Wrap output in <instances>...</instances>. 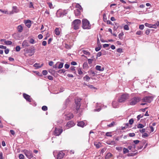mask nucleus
Returning <instances> with one entry per match:
<instances>
[{
	"instance_id": "20e7f679",
	"label": "nucleus",
	"mask_w": 159,
	"mask_h": 159,
	"mask_svg": "<svg viewBox=\"0 0 159 159\" xmlns=\"http://www.w3.org/2000/svg\"><path fill=\"white\" fill-rule=\"evenodd\" d=\"M68 12V10H62L59 9L57 10L56 13V16L57 17L63 16L66 15Z\"/></svg>"
},
{
	"instance_id": "dca6fc26",
	"label": "nucleus",
	"mask_w": 159,
	"mask_h": 159,
	"mask_svg": "<svg viewBox=\"0 0 159 159\" xmlns=\"http://www.w3.org/2000/svg\"><path fill=\"white\" fill-rule=\"evenodd\" d=\"M102 106V104L100 103H97L96 105V107L95 109V111H99L101 110V107Z\"/></svg>"
},
{
	"instance_id": "864d4df0",
	"label": "nucleus",
	"mask_w": 159,
	"mask_h": 159,
	"mask_svg": "<svg viewBox=\"0 0 159 159\" xmlns=\"http://www.w3.org/2000/svg\"><path fill=\"white\" fill-rule=\"evenodd\" d=\"M143 115L141 114L138 115L137 116V118L138 120H139L140 119L143 117Z\"/></svg>"
},
{
	"instance_id": "a878e982",
	"label": "nucleus",
	"mask_w": 159,
	"mask_h": 159,
	"mask_svg": "<svg viewBox=\"0 0 159 159\" xmlns=\"http://www.w3.org/2000/svg\"><path fill=\"white\" fill-rule=\"evenodd\" d=\"M17 29L19 32H21L23 31V27L21 25H20L17 27Z\"/></svg>"
},
{
	"instance_id": "6ab92c4d",
	"label": "nucleus",
	"mask_w": 159,
	"mask_h": 159,
	"mask_svg": "<svg viewBox=\"0 0 159 159\" xmlns=\"http://www.w3.org/2000/svg\"><path fill=\"white\" fill-rule=\"evenodd\" d=\"M61 31V29L59 28H56L55 29L54 32L57 36H59L60 34Z\"/></svg>"
},
{
	"instance_id": "c9c22d12",
	"label": "nucleus",
	"mask_w": 159,
	"mask_h": 159,
	"mask_svg": "<svg viewBox=\"0 0 159 159\" xmlns=\"http://www.w3.org/2000/svg\"><path fill=\"white\" fill-rule=\"evenodd\" d=\"M124 29L125 30H129V26L127 25H125L123 27Z\"/></svg>"
},
{
	"instance_id": "37998d69",
	"label": "nucleus",
	"mask_w": 159,
	"mask_h": 159,
	"mask_svg": "<svg viewBox=\"0 0 159 159\" xmlns=\"http://www.w3.org/2000/svg\"><path fill=\"white\" fill-rule=\"evenodd\" d=\"M15 50L16 51L19 52L20 50V46H17L16 47Z\"/></svg>"
},
{
	"instance_id": "f704fd0d",
	"label": "nucleus",
	"mask_w": 159,
	"mask_h": 159,
	"mask_svg": "<svg viewBox=\"0 0 159 159\" xmlns=\"http://www.w3.org/2000/svg\"><path fill=\"white\" fill-rule=\"evenodd\" d=\"M115 125V122L114 121H112L111 122V124L109 125H107V126L108 127H112L113 126Z\"/></svg>"
},
{
	"instance_id": "7c9ffc66",
	"label": "nucleus",
	"mask_w": 159,
	"mask_h": 159,
	"mask_svg": "<svg viewBox=\"0 0 159 159\" xmlns=\"http://www.w3.org/2000/svg\"><path fill=\"white\" fill-rule=\"evenodd\" d=\"M89 67L88 63L87 62H84V63L83 65V67L84 69L88 68Z\"/></svg>"
},
{
	"instance_id": "f03ea898",
	"label": "nucleus",
	"mask_w": 159,
	"mask_h": 159,
	"mask_svg": "<svg viewBox=\"0 0 159 159\" xmlns=\"http://www.w3.org/2000/svg\"><path fill=\"white\" fill-rule=\"evenodd\" d=\"M81 21L79 19L74 20L72 23L71 27L75 30H77L79 28L80 25Z\"/></svg>"
},
{
	"instance_id": "5fc2aeb1",
	"label": "nucleus",
	"mask_w": 159,
	"mask_h": 159,
	"mask_svg": "<svg viewBox=\"0 0 159 159\" xmlns=\"http://www.w3.org/2000/svg\"><path fill=\"white\" fill-rule=\"evenodd\" d=\"M129 137H134L135 135V134L134 133H129Z\"/></svg>"
},
{
	"instance_id": "5701e85b",
	"label": "nucleus",
	"mask_w": 159,
	"mask_h": 159,
	"mask_svg": "<svg viewBox=\"0 0 159 159\" xmlns=\"http://www.w3.org/2000/svg\"><path fill=\"white\" fill-rule=\"evenodd\" d=\"M75 7L77 8L76 10H78L80 11H83V9L79 3H77L76 4Z\"/></svg>"
},
{
	"instance_id": "4be33fe9",
	"label": "nucleus",
	"mask_w": 159,
	"mask_h": 159,
	"mask_svg": "<svg viewBox=\"0 0 159 159\" xmlns=\"http://www.w3.org/2000/svg\"><path fill=\"white\" fill-rule=\"evenodd\" d=\"M43 66V63L41 64V65H40L39 63H36L34 64V66L35 67L36 69H38L41 67Z\"/></svg>"
},
{
	"instance_id": "473e14b6",
	"label": "nucleus",
	"mask_w": 159,
	"mask_h": 159,
	"mask_svg": "<svg viewBox=\"0 0 159 159\" xmlns=\"http://www.w3.org/2000/svg\"><path fill=\"white\" fill-rule=\"evenodd\" d=\"M109 145H113L116 144L115 141H111L107 142H106Z\"/></svg>"
},
{
	"instance_id": "ea45409f",
	"label": "nucleus",
	"mask_w": 159,
	"mask_h": 159,
	"mask_svg": "<svg viewBox=\"0 0 159 159\" xmlns=\"http://www.w3.org/2000/svg\"><path fill=\"white\" fill-rule=\"evenodd\" d=\"M63 65V63L62 62H61L59 65L58 66V69H61L62 68Z\"/></svg>"
},
{
	"instance_id": "4d7b16f0",
	"label": "nucleus",
	"mask_w": 159,
	"mask_h": 159,
	"mask_svg": "<svg viewBox=\"0 0 159 159\" xmlns=\"http://www.w3.org/2000/svg\"><path fill=\"white\" fill-rule=\"evenodd\" d=\"M101 55H102V53H101V52H98V53H97L96 56H97V57H100L101 56Z\"/></svg>"
},
{
	"instance_id": "a211bd4d",
	"label": "nucleus",
	"mask_w": 159,
	"mask_h": 159,
	"mask_svg": "<svg viewBox=\"0 0 159 159\" xmlns=\"http://www.w3.org/2000/svg\"><path fill=\"white\" fill-rule=\"evenodd\" d=\"M31 21L29 20H25L24 23L26 26L30 28L31 25Z\"/></svg>"
},
{
	"instance_id": "ddd939ff",
	"label": "nucleus",
	"mask_w": 159,
	"mask_h": 159,
	"mask_svg": "<svg viewBox=\"0 0 159 159\" xmlns=\"http://www.w3.org/2000/svg\"><path fill=\"white\" fill-rule=\"evenodd\" d=\"M23 96L24 98L27 101L29 102H31L33 101L32 98L30 97V95L25 94V93H24Z\"/></svg>"
},
{
	"instance_id": "338daca9",
	"label": "nucleus",
	"mask_w": 159,
	"mask_h": 159,
	"mask_svg": "<svg viewBox=\"0 0 159 159\" xmlns=\"http://www.w3.org/2000/svg\"><path fill=\"white\" fill-rule=\"evenodd\" d=\"M122 148L121 147H117L116 149L119 151H121L122 150Z\"/></svg>"
},
{
	"instance_id": "de8ad7c7",
	"label": "nucleus",
	"mask_w": 159,
	"mask_h": 159,
	"mask_svg": "<svg viewBox=\"0 0 159 159\" xmlns=\"http://www.w3.org/2000/svg\"><path fill=\"white\" fill-rule=\"evenodd\" d=\"M145 25L146 27H148L151 28V27L152 26V25L146 23H145Z\"/></svg>"
},
{
	"instance_id": "2eb2a0df",
	"label": "nucleus",
	"mask_w": 159,
	"mask_h": 159,
	"mask_svg": "<svg viewBox=\"0 0 159 159\" xmlns=\"http://www.w3.org/2000/svg\"><path fill=\"white\" fill-rule=\"evenodd\" d=\"M18 10L16 6H13L12 7V11L9 13L10 14H12L14 13H18Z\"/></svg>"
},
{
	"instance_id": "9b49d317",
	"label": "nucleus",
	"mask_w": 159,
	"mask_h": 159,
	"mask_svg": "<svg viewBox=\"0 0 159 159\" xmlns=\"http://www.w3.org/2000/svg\"><path fill=\"white\" fill-rule=\"evenodd\" d=\"M118 100H114L112 102V106L115 108H118L120 106Z\"/></svg>"
},
{
	"instance_id": "6e6d98bb",
	"label": "nucleus",
	"mask_w": 159,
	"mask_h": 159,
	"mask_svg": "<svg viewBox=\"0 0 159 159\" xmlns=\"http://www.w3.org/2000/svg\"><path fill=\"white\" fill-rule=\"evenodd\" d=\"M101 49V47L99 46V47H98L96 48H95V50L96 51L98 52V51H99Z\"/></svg>"
},
{
	"instance_id": "39448f33",
	"label": "nucleus",
	"mask_w": 159,
	"mask_h": 159,
	"mask_svg": "<svg viewBox=\"0 0 159 159\" xmlns=\"http://www.w3.org/2000/svg\"><path fill=\"white\" fill-rule=\"evenodd\" d=\"M139 101V98L134 97L129 100V103L130 105H135Z\"/></svg>"
},
{
	"instance_id": "6e6552de",
	"label": "nucleus",
	"mask_w": 159,
	"mask_h": 159,
	"mask_svg": "<svg viewBox=\"0 0 159 159\" xmlns=\"http://www.w3.org/2000/svg\"><path fill=\"white\" fill-rule=\"evenodd\" d=\"M62 127H55L54 131V134L56 136H59L62 132Z\"/></svg>"
},
{
	"instance_id": "f8f14e48",
	"label": "nucleus",
	"mask_w": 159,
	"mask_h": 159,
	"mask_svg": "<svg viewBox=\"0 0 159 159\" xmlns=\"http://www.w3.org/2000/svg\"><path fill=\"white\" fill-rule=\"evenodd\" d=\"M81 101V99L77 98L75 100V103L76 104V110L78 111L80 106V102Z\"/></svg>"
},
{
	"instance_id": "4c0bfd02",
	"label": "nucleus",
	"mask_w": 159,
	"mask_h": 159,
	"mask_svg": "<svg viewBox=\"0 0 159 159\" xmlns=\"http://www.w3.org/2000/svg\"><path fill=\"white\" fill-rule=\"evenodd\" d=\"M29 43L31 44H33L35 43V40L34 39L31 38L30 39Z\"/></svg>"
},
{
	"instance_id": "412c9836",
	"label": "nucleus",
	"mask_w": 159,
	"mask_h": 159,
	"mask_svg": "<svg viewBox=\"0 0 159 159\" xmlns=\"http://www.w3.org/2000/svg\"><path fill=\"white\" fill-rule=\"evenodd\" d=\"M77 125L83 127L85 126L86 125L83 121H80L78 122Z\"/></svg>"
},
{
	"instance_id": "c85d7f7f",
	"label": "nucleus",
	"mask_w": 159,
	"mask_h": 159,
	"mask_svg": "<svg viewBox=\"0 0 159 159\" xmlns=\"http://www.w3.org/2000/svg\"><path fill=\"white\" fill-rule=\"evenodd\" d=\"M159 25V21L157 22L155 25H152L151 28H156Z\"/></svg>"
},
{
	"instance_id": "603ef678",
	"label": "nucleus",
	"mask_w": 159,
	"mask_h": 159,
	"mask_svg": "<svg viewBox=\"0 0 159 159\" xmlns=\"http://www.w3.org/2000/svg\"><path fill=\"white\" fill-rule=\"evenodd\" d=\"M42 109L43 111H46L48 109V108L46 106H43L42 107Z\"/></svg>"
},
{
	"instance_id": "f3484780",
	"label": "nucleus",
	"mask_w": 159,
	"mask_h": 159,
	"mask_svg": "<svg viewBox=\"0 0 159 159\" xmlns=\"http://www.w3.org/2000/svg\"><path fill=\"white\" fill-rule=\"evenodd\" d=\"M22 46L24 47H28L30 46V44L28 42V41L27 40H24L23 41V42L22 44Z\"/></svg>"
},
{
	"instance_id": "8fccbe9b",
	"label": "nucleus",
	"mask_w": 159,
	"mask_h": 159,
	"mask_svg": "<svg viewBox=\"0 0 159 159\" xmlns=\"http://www.w3.org/2000/svg\"><path fill=\"white\" fill-rule=\"evenodd\" d=\"M29 7L30 8H34L33 4L32 2H30Z\"/></svg>"
},
{
	"instance_id": "a18cd8bd",
	"label": "nucleus",
	"mask_w": 159,
	"mask_h": 159,
	"mask_svg": "<svg viewBox=\"0 0 159 159\" xmlns=\"http://www.w3.org/2000/svg\"><path fill=\"white\" fill-rule=\"evenodd\" d=\"M30 102V104H31L32 105H33L34 106H35L36 105V104L35 103V102L33 100V101H32L31 102Z\"/></svg>"
},
{
	"instance_id": "0eeeda50",
	"label": "nucleus",
	"mask_w": 159,
	"mask_h": 159,
	"mask_svg": "<svg viewBox=\"0 0 159 159\" xmlns=\"http://www.w3.org/2000/svg\"><path fill=\"white\" fill-rule=\"evenodd\" d=\"M24 153L29 158H31L33 157L32 151L30 150L25 149L24 150Z\"/></svg>"
},
{
	"instance_id": "0e129e2a",
	"label": "nucleus",
	"mask_w": 159,
	"mask_h": 159,
	"mask_svg": "<svg viewBox=\"0 0 159 159\" xmlns=\"http://www.w3.org/2000/svg\"><path fill=\"white\" fill-rule=\"evenodd\" d=\"M0 159H3V154L1 152H0Z\"/></svg>"
},
{
	"instance_id": "72a5a7b5",
	"label": "nucleus",
	"mask_w": 159,
	"mask_h": 159,
	"mask_svg": "<svg viewBox=\"0 0 159 159\" xmlns=\"http://www.w3.org/2000/svg\"><path fill=\"white\" fill-rule=\"evenodd\" d=\"M129 152V150L125 148H123V153L124 154H125L127 153H128Z\"/></svg>"
},
{
	"instance_id": "7ed1b4c3",
	"label": "nucleus",
	"mask_w": 159,
	"mask_h": 159,
	"mask_svg": "<svg viewBox=\"0 0 159 159\" xmlns=\"http://www.w3.org/2000/svg\"><path fill=\"white\" fill-rule=\"evenodd\" d=\"M82 27L84 29H89L91 28L89 21L86 19L82 20Z\"/></svg>"
},
{
	"instance_id": "393cba45",
	"label": "nucleus",
	"mask_w": 159,
	"mask_h": 159,
	"mask_svg": "<svg viewBox=\"0 0 159 159\" xmlns=\"http://www.w3.org/2000/svg\"><path fill=\"white\" fill-rule=\"evenodd\" d=\"M94 143L96 147L97 148H99L101 147V144L99 142L97 143V142H95Z\"/></svg>"
},
{
	"instance_id": "79ce46f5",
	"label": "nucleus",
	"mask_w": 159,
	"mask_h": 159,
	"mask_svg": "<svg viewBox=\"0 0 159 159\" xmlns=\"http://www.w3.org/2000/svg\"><path fill=\"white\" fill-rule=\"evenodd\" d=\"M144 127V126L143 125L141 124H139L137 126V128H143Z\"/></svg>"
},
{
	"instance_id": "2f4dec72",
	"label": "nucleus",
	"mask_w": 159,
	"mask_h": 159,
	"mask_svg": "<svg viewBox=\"0 0 159 159\" xmlns=\"http://www.w3.org/2000/svg\"><path fill=\"white\" fill-rule=\"evenodd\" d=\"M84 80L86 81H88L90 79V77L88 76L87 75H86L83 78Z\"/></svg>"
},
{
	"instance_id": "58836bf2",
	"label": "nucleus",
	"mask_w": 159,
	"mask_h": 159,
	"mask_svg": "<svg viewBox=\"0 0 159 159\" xmlns=\"http://www.w3.org/2000/svg\"><path fill=\"white\" fill-rule=\"evenodd\" d=\"M48 4V5L50 8L52 9L53 8L52 3L51 2H47Z\"/></svg>"
},
{
	"instance_id": "3c124183",
	"label": "nucleus",
	"mask_w": 159,
	"mask_h": 159,
	"mask_svg": "<svg viewBox=\"0 0 159 159\" xmlns=\"http://www.w3.org/2000/svg\"><path fill=\"white\" fill-rule=\"evenodd\" d=\"M19 158L20 159H24V156L22 154H20L19 155Z\"/></svg>"
},
{
	"instance_id": "9d476101",
	"label": "nucleus",
	"mask_w": 159,
	"mask_h": 159,
	"mask_svg": "<svg viewBox=\"0 0 159 159\" xmlns=\"http://www.w3.org/2000/svg\"><path fill=\"white\" fill-rule=\"evenodd\" d=\"M153 100V98L152 96H145L142 99L143 102H151Z\"/></svg>"
},
{
	"instance_id": "69168bd1",
	"label": "nucleus",
	"mask_w": 159,
	"mask_h": 159,
	"mask_svg": "<svg viewBox=\"0 0 159 159\" xmlns=\"http://www.w3.org/2000/svg\"><path fill=\"white\" fill-rule=\"evenodd\" d=\"M142 34V32L141 31H138L136 32V34L138 35H140Z\"/></svg>"
},
{
	"instance_id": "49530a36",
	"label": "nucleus",
	"mask_w": 159,
	"mask_h": 159,
	"mask_svg": "<svg viewBox=\"0 0 159 159\" xmlns=\"http://www.w3.org/2000/svg\"><path fill=\"white\" fill-rule=\"evenodd\" d=\"M128 149L131 150L132 152H134V150L133 149V147L132 146V145L128 147Z\"/></svg>"
},
{
	"instance_id": "423d86ee",
	"label": "nucleus",
	"mask_w": 159,
	"mask_h": 159,
	"mask_svg": "<svg viewBox=\"0 0 159 159\" xmlns=\"http://www.w3.org/2000/svg\"><path fill=\"white\" fill-rule=\"evenodd\" d=\"M65 116V119L67 120H69L74 117V115L73 113L68 111H66L64 113Z\"/></svg>"
},
{
	"instance_id": "c756f323",
	"label": "nucleus",
	"mask_w": 159,
	"mask_h": 159,
	"mask_svg": "<svg viewBox=\"0 0 159 159\" xmlns=\"http://www.w3.org/2000/svg\"><path fill=\"white\" fill-rule=\"evenodd\" d=\"M82 52L86 55H90V52L86 50H83L82 51Z\"/></svg>"
},
{
	"instance_id": "e2e57ef3",
	"label": "nucleus",
	"mask_w": 159,
	"mask_h": 159,
	"mask_svg": "<svg viewBox=\"0 0 159 159\" xmlns=\"http://www.w3.org/2000/svg\"><path fill=\"white\" fill-rule=\"evenodd\" d=\"M42 73L44 75H46L47 74L48 72L46 70H43Z\"/></svg>"
},
{
	"instance_id": "f257e3e1",
	"label": "nucleus",
	"mask_w": 159,
	"mask_h": 159,
	"mask_svg": "<svg viewBox=\"0 0 159 159\" xmlns=\"http://www.w3.org/2000/svg\"><path fill=\"white\" fill-rule=\"evenodd\" d=\"M129 94L127 93H123L118 98V101L119 103H124L129 98Z\"/></svg>"
},
{
	"instance_id": "e433bc0d",
	"label": "nucleus",
	"mask_w": 159,
	"mask_h": 159,
	"mask_svg": "<svg viewBox=\"0 0 159 159\" xmlns=\"http://www.w3.org/2000/svg\"><path fill=\"white\" fill-rule=\"evenodd\" d=\"M124 34L123 32L121 33H120L118 35V37L120 39H122L123 38H122V36Z\"/></svg>"
},
{
	"instance_id": "bf43d9fd",
	"label": "nucleus",
	"mask_w": 159,
	"mask_h": 159,
	"mask_svg": "<svg viewBox=\"0 0 159 159\" xmlns=\"http://www.w3.org/2000/svg\"><path fill=\"white\" fill-rule=\"evenodd\" d=\"M149 127L151 129V132H152L154 131V129L152 126L150 125Z\"/></svg>"
},
{
	"instance_id": "09e8293b",
	"label": "nucleus",
	"mask_w": 159,
	"mask_h": 159,
	"mask_svg": "<svg viewBox=\"0 0 159 159\" xmlns=\"http://www.w3.org/2000/svg\"><path fill=\"white\" fill-rule=\"evenodd\" d=\"M0 11H1L2 13H4L5 14H8V11H7L3 10L2 9H0Z\"/></svg>"
},
{
	"instance_id": "cd10ccee",
	"label": "nucleus",
	"mask_w": 159,
	"mask_h": 159,
	"mask_svg": "<svg viewBox=\"0 0 159 159\" xmlns=\"http://www.w3.org/2000/svg\"><path fill=\"white\" fill-rule=\"evenodd\" d=\"M81 11H80L76 10L74 11V13L76 16H79L80 14Z\"/></svg>"
},
{
	"instance_id": "680f3d73",
	"label": "nucleus",
	"mask_w": 159,
	"mask_h": 159,
	"mask_svg": "<svg viewBox=\"0 0 159 159\" xmlns=\"http://www.w3.org/2000/svg\"><path fill=\"white\" fill-rule=\"evenodd\" d=\"M144 28V26L143 25H140L139 26V29L141 30L143 29Z\"/></svg>"
},
{
	"instance_id": "774afa93",
	"label": "nucleus",
	"mask_w": 159,
	"mask_h": 159,
	"mask_svg": "<svg viewBox=\"0 0 159 159\" xmlns=\"http://www.w3.org/2000/svg\"><path fill=\"white\" fill-rule=\"evenodd\" d=\"M88 61L89 63V64H91V63H92L93 61V60L92 59H89L88 60Z\"/></svg>"
},
{
	"instance_id": "a19ab883",
	"label": "nucleus",
	"mask_w": 159,
	"mask_h": 159,
	"mask_svg": "<svg viewBox=\"0 0 159 159\" xmlns=\"http://www.w3.org/2000/svg\"><path fill=\"white\" fill-rule=\"evenodd\" d=\"M106 135L107 136L111 137L112 135H111V132H107L106 134Z\"/></svg>"
},
{
	"instance_id": "4468645a",
	"label": "nucleus",
	"mask_w": 159,
	"mask_h": 159,
	"mask_svg": "<svg viewBox=\"0 0 159 159\" xmlns=\"http://www.w3.org/2000/svg\"><path fill=\"white\" fill-rule=\"evenodd\" d=\"M65 153L62 151L59 152L57 155V159H62Z\"/></svg>"
},
{
	"instance_id": "1a4fd4ad",
	"label": "nucleus",
	"mask_w": 159,
	"mask_h": 159,
	"mask_svg": "<svg viewBox=\"0 0 159 159\" xmlns=\"http://www.w3.org/2000/svg\"><path fill=\"white\" fill-rule=\"evenodd\" d=\"M75 124L73 121H70L68 122L66 125L64 126V130L69 129L75 125Z\"/></svg>"
},
{
	"instance_id": "052dcab7",
	"label": "nucleus",
	"mask_w": 159,
	"mask_h": 159,
	"mask_svg": "<svg viewBox=\"0 0 159 159\" xmlns=\"http://www.w3.org/2000/svg\"><path fill=\"white\" fill-rule=\"evenodd\" d=\"M69 99L67 98L66 99V101H65V105H67L69 103Z\"/></svg>"
},
{
	"instance_id": "c03bdc74",
	"label": "nucleus",
	"mask_w": 159,
	"mask_h": 159,
	"mask_svg": "<svg viewBox=\"0 0 159 159\" xmlns=\"http://www.w3.org/2000/svg\"><path fill=\"white\" fill-rule=\"evenodd\" d=\"M134 122V120L133 119H130L129 121V124L130 125H132L133 124Z\"/></svg>"
},
{
	"instance_id": "b1692460",
	"label": "nucleus",
	"mask_w": 159,
	"mask_h": 159,
	"mask_svg": "<svg viewBox=\"0 0 159 159\" xmlns=\"http://www.w3.org/2000/svg\"><path fill=\"white\" fill-rule=\"evenodd\" d=\"M4 41V43L5 44L7 45H11L12 43V42L11 41L9 40H5L4 39H1V41Z\"/></svg>"
},
{
	"instance_id": "aec40b11",
	"label": "nucleus",
	"mask_w": 159,
	"mask_h": 159,
	"mask_svg": "<svg viewBox=\"0 0 159 159\" xmlns=\"http://www.w3.org/2000/svg\"><path fill=\"white\" fill-rule=\"evenodd\" d=\"M95 69L97 70H99L100 71H103L104 70V68L102 67L101 66H97L95 67Z\"/></svg>"
},
{
	"instance_id": "bb28decb",
	"label": "nucleus",
	"mask_w": 159,
	"mask_h": 159,
	"mask_svg": "<svg viewBox=\"0 0 159 159\" xmlns=\"http://www.w3.org/2000/svg\"><path fill=\"white\" fill-rule=\"evenodd\" d=\"M112 155L110 152L108 153L106 155L105 157L106 159H108L111 157Z\"/></svg>"
},
{
	"instance_id": "13d9d810",
	"label": "nucleus",
	"mask_w": 159,
	"mask_h": 159,
	"mask_svg": "<svg viewBox=\"0 0 159 159\" xmlns=\"http://www.w3.org/2000/svg\"><path fill=\"white\" fill-rule=\"evenodd\" d=\"M148 134L147 133H144L142 135V137H148Z\"/></svg>"
}]
</instances>
